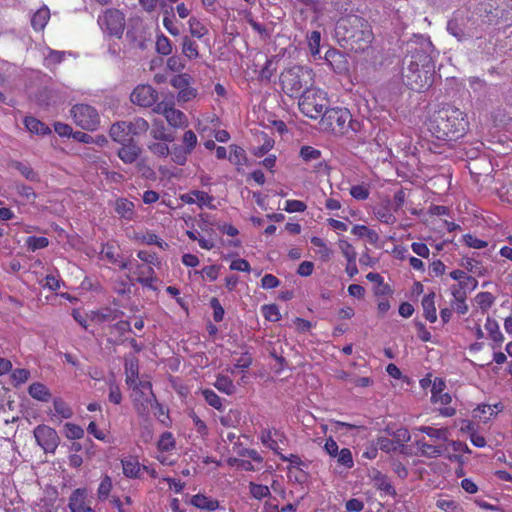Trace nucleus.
I'll return each instance as SVG.
<instances>
[{"instance_id": "f257e3e1", "label": "nucleus", "mask_w": 512, "mask_h": 512, "mask_svg": "<svg viewBox=\"0 0 512 512\" xmlns=\"http://www.w3.org/2000/svg\"><path fill=\"white\" fill-rule=\"evenodd\" d=\"M403 79L412 90L424 91L433 84L437 53L428 37L415 36L407 43Z\"/></svg>"}, {"instance_id": "f03ea898", "label": "nucleus", "mask_w": 512, "mask_h": 512, "mask_svg": "<svg viewBox=\"0 0 512 512\" xmlns=\"http://www.w3.org/2000/svg\"><path fill=\"white\" fill-rule=\"evenodd\" d=\"M465 114L455 107H445L437 111L429 121V130L440 140H456L467 130Z\"/></svg>"}, {"instance_id": "7ed1b4c3", "label": "nucleus", "mask_w": 512, "mask_h": 512, "mask_svg": "<svg viewBox=\"0 0 512 512\" xmlns=\"http://www.w3.org/2000/svg\"><path fill=\"white\" fill-rule=\"evenodd\" d=\"M335 34L338 41H344L351 45L355 51L365 50L373 40L370 25L363 18L349 15L337 21Z\"/></svg>"}, {"instance_id": "20e7f679", "label": "nucleus", "mask_w": 512, "mask_h": 512, "mask_svg": "<svg viewBox=\"0 0 512 512\" xmlns=\"http://www.w3.org/2000/svg\"><path fill=\"white\" fill-rule=\"evenodd\" d=\"M314 72L307 66H293L282 72L280 80L288 96H297L314 84Z\"/></svg>"}, {"instance_id": "39448f33", "label": "nucleus", "mask_w": 512, "mask_h": 512, "mask_svg": "<svg viewBox=\"0 0 512 512\" xmlns=\"http://www.w3.org/2000/svg\"><path fill=\"white\" fill-rule=\"evenodd\" d=\"M327 92L320 88H307L299 97L298 107L300 111L311 119H321L325 110L329 107Z\"/></svg>"}, {"instance_id": "423d86ee", "label": "nucleus", "mask_w": 512, "mask_h": 512, "mask_svg": "<svg viewBox=\"0 0 512 512\" xmlns=\"http://www.w3.org/2000/svg\"><path fill=\"white\" fill-rule=\"evenodd\" d=\"M350 121L351 114L348 109L328 108L319 121V129L323 132L341 135L347 131Z\"/></svg>"}, {"instance_id": "0eeeda50", "label": "nucleus", "mask_w": 512, "mask_h": 512, "mask_svg": "<svg viewBox=\"0 0 512 512\" xmlns=\"http://www.w3.org/2000/svg\"><path fill=\"white\" fill-rule=\"evenodd\" d=\"M130 387L133 390L131 397L140 414H144L152 409L154 405H158L149 381H137Z\"/></svg>"}, {"instance_id": "6e6552de", "label": "nucleus", "mask_w": 512, "mask_h": 512, "mask_svg": "<svg viewBox=\"0 0 512 512\" xmlns=\"http://www.w3.org/2000/svg\"><path fill=\"white\" fill-rule=\"evenodd\" d=\"M74 122L83 129L95 130L100 122V117L95 108L86 104H77L71 109Z\"/></svg>"}, {"instance_id": "1a4fd4ad", "label": "nucleus", "mask_w": 512, "mask_h": 512, "mask_svg": "<svg viewBox=\"0 0 512 512\" xmlns=\"http://www.w3.org/2000/svg\"><path fill=\"white\" fill-rule=\"evenodd\" d=\"M98 24L103 32L120 38L124 31L125 18L119 10L109 9L99 16Z\"/></svg>"}, {"instance_id": "9d476101", "label": "nucleus", "mask_w": 512, "mask_h": 512, "mask_svg": "<svg viewBox=\"0 0 512 512\" xmlns=\"http://www.w3.org/2000/svg\"><path fill=\"white\" fill-rule=\"evenodd\" d=\"M33 435L37 445L45 453H55L60 443V437L54 428L40 424L34 428Z\"/></svg>"}, {"instance_id": "9b49d317", "label": "nucleus", "mask_w": 512, "mask_h": 512, "mask_svg": "<svg viewBox=\"0 0 512 512\" xmlns=\"http://www.w3.org/2000/svg\"><path fill=\"white\" fill-rule=\"evenodd\" d=\"M130 99L132 103L141 107H151L158 99L157 91L150 85L140 84L134 88Z\"/></svg>"}, {"instance_id": "f8f14e48", "label": "nucleus", "mask_w": 512, "mask_h": 512, "mask_svg": "<svg viewBox=\"0 0 512 512\" xmlns=\"http://www.w3.org/2000/svg\"><path fill=\"white\" fill-rule=\"evenodd\" d=\"M324 59L333 71L338 74L346 73L349 70V62L346 56L334 48L326 51Z\"/></svg>"}, {"instance_id": "ddd939ff", "label": "nucleus", "mask_w": 512, "mask_h": 512, "mask_svg": "<svg viewBox=\"0 0 512 512\" xmlns=\"http://www.w3.org/2000/svg\"><path fill=\"white\" fill-rule=\"evenodd\" d=\"M121 145L117 152L118 157L125 164L134 163L142 152L141 147L134 140H128V142Z\"/></svg>"}, {"instance_id": "4468645a", "label": "nucleus", "mask_w": 512, "mask_h": 512, "mask_svg": "<svg viewBox=\"0 0 512 512\" xmlns=\"http://www.w3.org/2000/svg\"><path fill=\"white\" fill-rule=\"evenodd\" d=\"M132 264V269L129 270L137 276V280L144 286L152 288V283L156 280L154 277V270L151 264Z\"/></svg>"}, {"instance_id": "2eb2a0df", "label": "nucleus", "mask_w": 512, "mask_h": 512, "mask_svg": "<svg viewBox=\"0 0 512 512\" xmlns=\"http://www.w3.org/2000/svg\"><path fill=\"white\" fill-rule=\"evenodd\" d=\"M418 451L422 456L436 458L443 454L445 447L442 443H428L424 438L416 441Z\"/></svg>"}, {"instance_id": "dca6fc26", "label": "nucleus", "mask_w": 512, "mask_h": 512, "mask_svg": "<svg viewBox=\"0 0 512 512\" xmlns=\"http://www.w3.org/2000/svg\"><path fill=\"white\" fill-rule=\"evenodd\" d=\"M88 491L85 488H78L71 494L68 507L71 512H79L87 505Z\"/></svg>"}, {"instance_id": "f3484780", "label": "nucleus", "mask_w": 512, "mask_h": 512, "mask_svg": "<svg viewBox=\"0 0 512 512\" xmlns=\"http://www.w3.org/2000/svg\"><path fill=\"white\" fill-rule=\"evenodd\" d=\"M150 135L154 140L173 142L175 137L173 133L169 132L162 120L155 119L152 122Z\"/></svg>"}, {"instance_id": "a211bd4d", "label": "nucleus", "mask_w": 512, "mask_h": 512, "mask_svg": "<svg viewBox=\"0 0 512 512\" xmlns=\"http://www.w3.org/2000/svg\"><path fill=\"white\" fill-rule=\"evenodd\" d=\"M129 131L130 130H129L128 122L121 121V122L114 123L110 127L109 134H110V137L113 139V141L123 144V143L128 142V140H129L128 139V137L130 136Z\"/></svg>"}, {"instance_id": "6ab92c4d", "label": "nucleus", "mask_w": 512, "mask_h": 512, "mask_svg": "<svg viewBox=\"0 0 512 512\" xmlns=\"http://www.w3.org/2000/svg\"><path fill=\"white\" fill-rule=\"evenodd\" d=\"M116 213L120 218L125 219L127 221H131L134 219L135 210L133 202L129 201L126 198H119L115 201L114 205Z\"/></svg>"}, {"instance_id": "aec40b11", "label": "nucleus", "mask_w": 512, "mask_h": 512, "mask_svg": "<svg viewBox=\"0 0 512 512\" xmlns=\"http://www.w3.org/2000/svg\"><path fill=\"white\" fill-rule=\"evenodd\" d=\"M432 402L435 404H439L443 407L438 408L439 413L444 417H452L456 413V409L454 407L449 406L452 401V397L449 393H441L438 394L437 397L431 398Z\"/></svg>"}, {"instance_id": "412c9836", "label": "nucleus", "mask_w": 512, "mask_h": 512, "mask_svg": "<svg viewBox=\"0 0 512 512\" xmlns=\"http://www.w3.org/2000/svg\"><path fill=\"white\" fill-rule=\"evenodd\" d=\"M101 255L103 259L108 260L110 263L117 264L120 269H132V264L127 261H119L116 249L110 244H106L102 247Z\"/></svg>"}, {"instance_id": "4be33fe9", "label": "nucleus", "mask_w": 512, "mask_h": 512, "mask_svg": "<svg viewBox=\"0 0 512 512\" xmlns=\"http://www.w3.org/2000/svg\"><path fill=\"white\" fill-rule=\"evenodd\" d=\"M435 297V293L430 292L429 294L425 295L422 299L424 317L431 323H434L437 320Z\"/></svg>"}, {"instance_id": "5701e85b", "label": "nucleus", "mask_w": 512, "mask_h": 512, "mask_svg": "<svg viewBox=\"0 0 512 512\" xmlns=\"http://www.w3.org/2000/svg\"><path fill=\"white\" fill-rule=\"evenodd\" d=\"M416 430L425 433L429 436L435 443L446 442L449 439V430L447 428H434L431 426H421Z\"/></svg>"}, {"instance_id": "b1692460", "label": "nucleus", "mask_w": 512, "mask_h": 512, "mask_svg": "<svg viewBox=\"0 0 512 512\" xmlns=\"http://www.w3.org/2000/svg\"><path fill=\"white\" fill-rule=\"evenodd\" d=\"M502 409L500 403L494 405L481 404L473 410V417L487 421L490 417L496 415Z\"/></svg>"}, {"instance_id": "393cba45", "label": "nucleus", "mask_w": 512, "mask_h": 512, "mask_svg": "<svg viewBox=\"0 0 512 512\" xmlns=\"http://www.w3.org/2000/svg\"><path fill=\"white\" fill-rule=\"evenodd\" d=\"M125 374L126 383L128 386H132L135 382H137L138 361L132 355H129L125 358Z\"/></svg>"}, {"instance_id": "a878e982", "label": "nucleus", "mask_w": 512, "mask_h": 512, "mask_svg": "<svg viewBox=\"0 0 512 512\" xmlns=\"http://www.w3.org/2000/svg\"><path fill=\"white\" fill-rule=\"evenodd\" d=\"M123 473L126 477L137 478L140 476L142 467L139 461L134 457H128L121 461Z\"/></svg>"}, {"instance_id": "bb28decb", "label": "nucleus", "mask_w": 512, "mask_h": 512, "mask_svg": "<svg viewBox=\"0 0 512 512\" xmlns=\"http://www.w3.org/2000/svg\"><path fill=\"white\" fill-rule=\"evenodd\" d=\"M191 503L195 507L207 511H214L219 507V502L216 499L202 494L194 495L191 499Z\"/></svg>"}, {"instance_id": "cd10ccee", "label": "nucleus", "mask_w": 512, "mask_h": 512, "mask_svg": "<svg viewBox=\"0 0 512 512\" xmlns=\"http://www.w3.org/2000/svg\"><path fill=\"white\" fill-rule=\"evenodd\" d=\"M167 123L173 128H184L188 125V119L186 115L178 110L173 108L169 110L168 114L165 116Z\"/></svg>"}, {"instance_id": "c85d7f7f", "label": "nucleus", "mask_w": 512, "mask_h": 512, "mask_svg": "<svg viewBox=\"0 0 512 512\" xmlns=\"http://www.w3.org/2000/svg\"><path fill=\"white\" fill-rule=\"evenodd\" d=\"M28 393L32 398L42 402L49 401L51 397L49 389L40 382L32 383L29 386Z\"/></svg>"}, {"instance_id": "c756f323", "label": "nucleus", "mask_w": 512, "mask_h": 512, "mask_svg": "<svg viewBox=\"0 0 512 512\" xmlns=\"http://www.w3.org/2000/svg\"><path fill=\"white\" fill-rule=\"evenodd\" d=\"M282 435L278 431H271L264 429L261 432L260 440L263 445H265L267 448L278 452V439H280Z\"/></svg>"}, {"instance_id": "7c9ffc66", "label": "nucleus", "mask_w": 512, "mask_h": 512, "mask_svg": "<svg viewBox=\"0 0 512 512\" xmlns=\"http://www.w3.org/2000/svg\"><path fill=\"white\" fill-rule=\"evenodd\" d=\"M50 18L49 9L44 6L37 10L31 19V24L35 30H43Z\"/></svg>"}, {"instance_id": "2f4dec72", "label": "nucleus", "mask_w": 512, "mask_h": 512, "mask_svg": "<svg viewBox=\"0 0 512 512\" xmlns=\"http://www.w3.org/2000/svg\"><path fill=\"white\" fill-rule=\"evenodd\" d=\"M12 167L16 169L27 180L31 182L40 181L39 174L36 171H34V169L30 165L20 161H14L12 163Z\"/></svg>"}, {"instance_id": "473e14b6", "label": "nucleus", "mask_w": 512, "mask_h": 512, "mask_svg": "<svg viewBox=\"0 0 512 512\" xmlns=\"http://www.w3.org/2000/svg\"><path fill=\"white\" fill-rule=\"evenodd\" d=\"M351 232L355 236L365 237L370 244H376L379 240L378 233L365 225H355Z\"/></svg>"}, {"instance_id": "72a5a7b5", "label": "nucleus", "mask_w": 512, "mask_h": 512, "mask_svg": "<svg viewBox=\"0 0 512 512\" xmlns=\"http://www.w3.org/2000/svg\"><path fill=\"white\" fill-rule=\"evenodd\" d=\"M190 154L191 152L185 146L181 145H173L169 153L171 160L181 166L185 165Z\"/></svg>"}, {"instance_id": "f704fd0d", "label": "nucleus", "mask_w": 512, "mask_h": 512, "mask_svg": "<svg viewBox=\"0 0 512 512\" xmlns=\"http://www.w3.org/2000/svg\"><path fill=\"white\" fill-rule=\"evenodd\" d=\"M168 143L169 142L154 140L147 145V148L150 153L157 158H166L170 153V147Z\"/></svg>"}, {"instance_id": "c9c22d12", "label": "nucleus", "mask_w": 512, "mask_h": 512, "mask_svg": "<svg viewBox=\"0 0 512 512\" xmlns=\"http://www.w3.org/2000/svg\"><path fill=\"white\" fill-rule=\"evenodd\" d=\"M54 408V416L58 418L59 421L63 419H69L72 417V410L69 405L60 398H57L53 401Z\"/></svg>"}, {"instance_id": "e433bc0d", "label": "nucleus", "mask_w": 512, "mask_h": 512, "mask_svg": "<svg viewBox=\"0 0 512 512\" xmlns=\"http://www.w3.org/2000/svg\"><path fill=\"white\" fill-rule=\"evenodd\" d=\"M24 123L31 133L38 135H46L50 133L49 127L34 117H26Z\"/></svg>"}, {"instance_id": "4c0bfd02", "label": "nucleus", "mask_w": 512, "mask_h": 512, "mask_svg": "<svg viewBox=\"0 0 512 512\" xmlns=\"http://www.w3.org/2000/svg\"><path fill=\"white\" fill-rule=\"evenodd\" d=\"M182 53L190 60L199 57L198 45L188 36L182 38Z\"/></svg>"}, {"instance_id": "58836bf2", "label": "nucleus", "mask_w": 512, "mask_h": 512, "mask_svg": "<svg viewBox=\"0 0 512 512\" xmlns=\"http://www.w3.org/2000/svg\"><path fill=\"white\" fill-rule=\"evenodd\" d=\"M176 448V441L172 433L164 432L157 443L158 452H171Z\"/></svg>"}, {"instance_id": "ea45409f", "label": "nucleus", "mask_w": 512, "mask_h": 512, "mask_svg": "<svg viewBox=\"0 0 512 512\" xmlns=\"http://www.w3.org/2000/svg\"><path fill=\"white\" fill-rule=\"evenodd\" d=\"M188 26L191 36L198 39L204 37L208 33L207 27L196 17H191L188 20Z\"/></svg>"}, {"instance_id": "a19ab883", "label": "nucleus", "mask_w": 512, "mask_h": 512, "mask_svg": "<svg viewBox=\"0 0 512 512\" xmlns=\"http://www.w3.org/2000/svg\"><path fill=\"white\" fill-rule=\"evenodd\" d=\"M129 132L132 136H139L146 133L149 129V123L141 117L135 118L128 122Z\"/></svg>"}, {"instance_id": "79ce46f5", "label": "nucleus", "mask_w": 512, "mask_h": 512, "mask_svg": "<svg viewBox=\"0 0 512 512\" xmlns=\"http://www.w3.org/2000/svg\"><path fill=\"white\" fill-rule=\"evenodd\" d=\"M229 161L238 168L244 166L247 162L245 151L237 145L230 146Z\"/></svg>"}, {"instance_id": "37998d69", "label": "nucleus", "mask_w": 512, "mask_h": 512, "mask_svg": "<svg viewBox=\"0 0 512 512\" xmlns=\"http://www.w3.org/2000/svg\"><path fill=\"white\" fill-rule=\"evenodd\" d=\"M485 329L488 331L491 339L494 342L502 343L504 341V336L500 331L499 325L496 320L487 317L485 323Z\"/></svg>"}, {"instance_id": "c03bdc74", "label": "nucleus", "mask_w": 512, "mask_h": 512, "mask_svg": "<svg viewBox=\"0 0 512 512\" xmlns=\"http://www.w3.org/2000/svg\"><path fill=\"white\" fill-rule=\"evenodd\" d=\"M306 39L311 55L313 57L318 56L320 53L321 33L319 31H312L307 35Z\"/></svg>"}, {"instance_id": "a18cd8bd", "label": "nucleus", "mask_w": 512, "mask_h": 512, "mask_svg": "<svg viewBox=\"0 0 512 512\" xmlns=\"http://www.w3.org/2000/svg\"><path fill=\"white\" fill-rule=\"evenodd\" d=\"M192 195L196 197V204L200 207H206L209 209H215L216 206L213 204L214 198L204 191L194 190Z\"/></svg>"}, {"instance_id": "49530a36", "label": "nucleus", "mask_w": 512, "mask_h": 512, "mask_svg": "<svg viewBox=\"0 0 512 512\" xmlns=\"http://www.w3.org/2000/svg\"><path fill=\"white\" fill-rule=\"evenodd\" d=\"M214 386L221 392L231 395L235 391V385L233 384L232 380L223 375H219L214 383Z\"/></svg>"}, {"instance_id": "de8ad7c7", "label": "nucleus", "mask_w": 512, "mask_h": 512, "mask_svg": "<svg viewBox=\"0 0 512 512\" xmlns=\"http://www.w3.org/2000/svg\"><path fill=\"white\" fill-rule=\"evenodd\" d=\"M30 378V371L25 368H19L12 371L10 375L11 383L14 387L26 383Z\"/></svg>"}, {"instance_id": "09e8293b", "label": "nucleus", "mask_w": 512, "mask_h": 512, "mask_svg": "<svg viewBox=\"0 0 512 512\" xmlns=\"http://www.w3.org/2000/svg\"><path fill=\"white\" fill-rule=\"evenodd\" d=\"M436 506L444 512H464L462 506L452 499H439Z\"/></svg>"}, {"instance_id": "8fccbe9b", "label": "nucleus", "mask_w": 512, "mask_h": 512, "mask_svg": "<svg viewBox=\"0 0 512 512\" xmlns=\"http://www.w3.org/2000/svg\"><path fill=\"white\" fill-rule=\"evenodd\" d=\"M25 244L30 251L46 248L49 245V240L46 237L30 236L26 239Z\"/></svg>"}, {"instance_id": "3c124183", "label": "nucleus", "mask_w": 512, "mask_h": 512, "mask_svg": "<svg viewBox=\"0 0 512 512\" xmlns=\"http://www.w3.org/2000/svg\"><path fill=\"white\" fill-rule=\"evenodd\" d=\"M120 312L110 308H104L94 313V319L98 322L114 321L119 318Z\"/></svg>"}, {"instance_id": "603ef678", "label": "nucleus", "mask_w": 512, "mask_h": 512, "mask_svg": "<svg viewBox=\"0 0 512 512\" xmlns=\"http://www.w3.org/2000/svg\"><path fill=\"white\" fill-rule=\"evenodd\" d=\"M452 295L455 298V309L460 314H465L468 311V306L465 303L464 293L460 288L453 287Z\"/></svg>"}, {"instance_id": "864d4df0", "label": "nucleus", "mask_w": 512, "mask_h": 512, "mask_svg": "<svg viewBox=\"0 0 512 512\" xmlns=\"http://www.w3.org/2000/svg\"><path fill=\"white\" fill-rule=\"evenodd\" d=\"M202 395L206 402L217 410L223 409L222 399L211 389L202 390Z\"/></svg>"}, {"instance_id": "5fc2aeb1", "label": "nucleus", "mask_w": 512, "mask_h": 512, "mask_svg": "<svg viewBox=\"0 0 512 512\" xmlns=\"http://www.w3.org/2000/svg\"><path fill=\"white\" fill-rule=\"evenodd\" d=\"M249 491H250L251 496L257 500H261L270 495V490H269L268 486L261 485V484H255L253 482H250V484H249Z\"/></svg>"}, {"instance_id": "6e6d98bb", "label": "nucleus", "mask_w": 512, "mask_h": 512, "mask_svg": "<svg viewBox=\"0 0 512 512\" xmlns=\"http://www.w3.org/2000/svg\"><path fill=\"white\" fill-rule=\"evenodd\" d=\"M186 235L193 241H197L199 246L205 250H211L214 248L215 244L212 239H205L204 237H200L199 233L192 230H187Z\"/></svg>"}, {"instance_id": "4d7b16f0", "label": "nucleus", "mask_w": 512, "mask_h": 512, "mask_svg": "<svg viewBox=\"0 0 512 512\" xmlns=\"http://www.w3.org/2000/svg\"><path fill=\"white\" fill-rule=\"evenodd\" d=\"M88 433L92 434L97 440L105 443H113V439L103 430H100L94 421H91L87 427Z\"/></svg>"}, {"instance_id": "13d9d810", "label": "nucleus", "mask_w": 512, "mask_h": 512, "mask_svg": "<svg viewBox=\"0 0 512 512\" xmlns=\"http://www.w3.org/2000/svg\"><path fill=\"white\" fill-rule=\"evenodd\" d=\"M65 436L71 440H78L83 438L84 430L76 424L66 423L64 425Z\"/></svg>"}, {"instance_id": "bf43d9fd", "label": "nucleus", "mask_w": 512, "mask_h": 512, "mask_svg": "<svg viewBox=\"0 0 512 512\" xmlns=\"http://www.w3.org/2000/svg\"><path fill=\"white\" fill-rule=\"evenodd\" d=\"M300 157L305 162L316 161L321 157V151L312 146H303L300 149Z\"/></svg>"}, {"instance_id": "052dcab7", "label": "nucleus", "mask_w": 512, "mask_h": 512, "mask_svg": "<svg viewBox=\"0 0 512 512\" xmlns=\"http://www.w3.org/2000/svg\"><path fill=\"white\" fill-rule=\"evenodd\" d=\"M261 310L263 316L268 321L277 322L281 318L280 311L275 304L264 305L262 306Z\"/></svg>"}, {"instance_id": "680f3d73", "label": "nucleus", "mask_w": 512, "mask_h": 512, "mask_svg": "<svg viewBox=\"0 0 512 512\" xmlns=\"http://www.w3.org/2000/svg\"><path fill=\"white\" fill-rule=\"evenodd\" d=\"M311 243L314 247L317 248V253L323 258V259H329L331 256V249L326 245V243L319 237H312Z\"/></svg>"}, {"instance_id": "e2e57ef3", "label": "nucleus", "mask_w": 512, "mask_h": 512, "mask_svg": "<svg viewBox=\"0 0 512 512\" xmlns=\"http://www.w3.org/2000/svg\"><path fill=\"white\" fill-rule=\"evenodd\" d=\"M339 248L344 255V257L347 259V262H355L357 253L354 249V247L346 240H340L339 241Z\"/></svg>"}, {"instance_id": "0e129e2a", "label": "nucleus", "mask_w": 512, "mask_h": 512, "mask_svg": "<svg viewBox=\"0 0 512 512\" xmlns=\"http://www.w3.org/2000/svg\"><path fill=\"white\" fill-rule=\"evenodd\" d=\"M156 50L159 54L164 56L169 55L172 52V44L170 40L164 35L158 36L156 40Z\"/></svg>"}, {"instance_id": "69168bd1", "label": "nucleus", "mask_w": 512, "mask_h": 512, "mask_svg": "<svg viewBox=\"0 0 512 512\" xmlns=\"http://www.w3.org/2000/svg\"><path fill=\"white\" fill-rule=\"evenodd\" d=\"M376 218L386 224H394L396 222L395 216L390 212L387 207H380L374 210Z\"/></svg>"}, {"instance_id": "338daca9", "label": "nucleus", "mask_w": 512, "mask_h": 512, "mask_svg": "<svg viewBox=\"0 0 512 512\" xmlns=\"http://www.w3.org/2000/svg\"><path fill=\"white\" fill-rule=\"evenodd\" d=\"M111 489H112V480L109 476H105L101 480L99 487H98V491H97L98 498L100 500L106 499L109 496Z\"/></svg>"}, {"instance_id": "774afa93", "label": "nucleus", "mask_w": 512, "mask_h": 512, "mask_svg": "<svg viewBox=\"0 0 512 512\" xmlns=\"http://www.w3.org/2000/svg\"><path fill=\"white\" fill-rule=\"evenodd\" d=\"M16 191L18 195L27 202H33L36 199V193L30 186L24 184H17Z\"/></svg>"}]
</instances>
